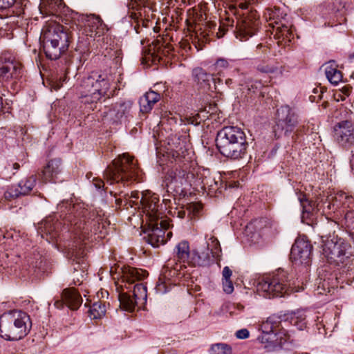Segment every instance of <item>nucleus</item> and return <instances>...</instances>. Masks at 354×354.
Masks as SVG:
<instances>
[{"label":"nucleus","mask_w":354,"mask_h":354,"mask_svg":"<svg viewBox=\"0 0 354 354\" xmlns=\"http://www.w3.org/2000/svg\"><path fill=\"white\" fill-rule=\"evenodd\" d=\"M30 326V317L25 312L15 310L0 316V337L4 339H21L28 333Z\"/></svg>","instance_id":"nucleus-5"},{"label":"nucleus","mask_w":354,"mask_h":354,"mask_svg":"<svg viewBox=\"0 0 354 354\" xmlns=\"http://www.w3.org/2000/svg\"><path fill=\"white\" fill-rule=\"evenodd\" d=\"M214 259L212 257V255L209 252V244L207 245V247L205 248V250L201 252L199 254L197 251L194 250L192 252L191 259H190V264L193 266H205L209 265L211 261H213Z\"/></svg>","instance_id":"nucleus-27"},{"label":"nucleus","mask_w":354,"mask_h":354,"mask_svg":"<svg viewBox=\"0 0 354 354\" xmlns=\"http://www.w3.org/2000/svg\"><path fill=\"white\" fill-rule=\"evenodd\" d=\"M208 35L209 34L205 31H201L199 33L198 32H196V35L192 43L194 44L196 48H197V50L202 49L203 44L206 43L209 40L207 38Z\"/></svg>","instance_id":"nucleus-38"},{"label":"nucleus","mask_w":354,"mask_h":354,"mask_svg":"<svg viewBox=\"0 0 354 354\" xmlns=\"http://www.w3.org/2000/svg\"><path fill=\"white\" fill-rule=\"evenodd\" d=\"M298 124V115L294 109L283 105L277 109V127L285 131V134L291 133Z\"/></svg>","instance_id":"nucleus-12"},{"label":"nucleus","mask_w":354,"mask_h":354,"mask_svg":"<svg viewBox=\"0 0 354 354\" xmlns=\"http://www.w3.org/2000/svg\"><path fill=\"white\" fill-rule=\"evenodd\" d=\"M232 82H232V79H230V78H229V79H227V80H225V84H226L227 85H228V86L231 85V84H232Z\"/></svg>","instance_id":"nucleus-61"},{"label":"nucleus","mask_w":354,"mask_h":354,"mask_svg":"<svg viewBox=\"0 0 354 354\" xmlns=\"http://www.w3.org/2000/svg\"><path fill=\"white\" fill-rule=\"evenodd\" d=\"M189 174L185 170L175 169L168 171L165 177V183L168 192L180 194L183 186L188 184Z\"/></svg>","instance_id":"nucleus-13"},{"label":"nucleus","mask_w":354,"mask_h":354,"mask_svg":"<svg viewBox=\"0 0 354 354\" xmlns=\"http://www.w3.org/2000/svg\"><path fill=\"white\" fill-rule=\"evenodd\" d=\"M69 34L66 28L55 23L44 26L40 36L46 56L57 59L69 46Z\"/></svg>","instance_id":"nucleus-3"},{"label":"nucleus","mask_w":354,"mask_h":354,"mask_svg":"<svg viewBox=\"0 0 354 354\" xmlns=\"http://www.w3.org/2000/svg\"><path fill=\"white\" fill-rule=\"evenodd\" d=\"M36 180V176L32 175L28 178L21 180L18 185L10 186L4 194L5 198L11 200L28 194L35 187Z\"/></svg>","instance_id":"nucleus-18"},{"label":"nucleus","mask_w":354,"mask_h":354,"mask_svg":"<svg viewBox=\"0 0 354 354\" xmlns=\"http://www.w3.org/2000/svg\"><path fill=\"white\" fill-rule=\"evenodd\" d=\"M216 145L223 156L239 160L245 156L248 142L245 133L239 127L228 126L220 130L216 136Z\"/></svg>","instance_id":"nucleus-2"},{"label":"nucleus","mask_w":354,"mask_h":354,"mask_svg":"<svg viewBox=\"0 0 354 354\" xmlns=\"http://www.w3.org/2000/svg\"><path fill=\"white\" fill-rule=\"evenodd\" d=\"M104 176L110 184L120 181L128 183L139 180L140 171L133 157L124 153L107 167Z\"/></svg>","instance_id":"nucleus-8"},{"label":"nucleus","mask_w":354,"mask_h":354,"mask_svg":"<svg viewBox=\"0 0 354 354\" xmlns=\"http://www.w3.org/2000/svg\"><path fill=\"white\" fill-rule=\"evenodd\" d=\"M261 330H262V333H273V332H275L272 326L271 325V323L267 320L266 322H264L262 325H261Z\"/></svg>","instance_id":"nucleus-50"},{"label":"nucleus","mask_w":354,"mask_h":354,"mask_svg":"<svg viewBox=\"0 0 354 354\" xmlns=\"http://www.w3.org/2000/svg\"><path fill=\"white\" fill-rule=\"evenodd\" d=\"M194 82L201 88L209 89L210 83L213 80L212 75L207 73L202 68H196L192 71Z\"/></svg>","instance_id":"nucleus-26"},{"label":"nucleus","mask_w":354,"mask_h":354,"mask_svg":"<svg viewBox=\"0 0 354 354\" xmlns=\"http://www.w3.org/2000/svg\"><path fill=\"white\" fill-rule=\"evenodd\" d=\"M98 117L101 118L102 120L108 123H118L120 121L117 116L113 105L111 107L105 106L103 110H100L98 113Z\"/></svg>","instance_id":"nucleus-31"},{"label":"nucleus","mask_w":354,"mask_h":354,"mask_svg":"<svg viewBox=\"0 0 354 354\" xmlns=\"http://www.w3.org/2000/svg\"><path fill=\"white\" fill-rule=\"evenodd\" d=\"M173 214L174 215H176L180 218H183L185 216V211L183 209H176Z\"/></svg>","instance_id":"nucleus-55"},{"label":"nucleus","mask_w":354,"mask_h":354,"mask_svg":"<svg viewBox=\"0 0 354 354\" xmlns=\"http://www.w3.org/2000/svg\"><path fill=\"white\" fill-rule=\"evenodd\" d=\"M149 226L151 231L149 234V243L154 248L165 244L167 241L165 237V230L169 227V223L166 220H160V222H150Z\"/></svg>","instance_id":"nucleus-17"},{"label":"nucleus","mask_w":354,"mask_h":354,"mask_svg":"<svg viewBox=\"0 0 354 354\" xmlns=\"http://www.w3.org/2000/svg\"><path fill=\"white\" fill-rule=\"evenodd\" d=\"M65 305L71 310H77L82 303L81 295L73 288H65L62 291Z\"/></svg>","instance_id":"nucleus-24"},{"label":"nucleus","mask_w":354,"mask_h":354,"mask_svg":"<svg viewBox=\"0 0 354 354\" xmlns=\"http://www.w3.org/2000/svg\"><path fill=\"white\" fill-rule=\"evenodd\" d=\"M187 122L189 123V124H197L198 122L196 121H195V119L193 118H187Z\"/></svg>","instance_id":"nucleus-59"},{"label":"nucleus","mask_w":354,"mask_h":354,"mask_svg":"<svg viewBox=\"0 0 354 354\" xmlns=\"http://www.w3.org/2000/svg\"><path fill=\"white\" fill-rule=\"evenodd\" d=\"M313 245L306 236H300L292 246L290 259L301 265L308 266L311 262Z\"/></svg>","instance_id":"nucleus-11"},{"label":"nucleus","mask_w":354,"mask_h":354,"mask_svg":"<svg viewBox=\"0 0 354 354\" xmlns=\"http://www.w3.org/2000/svg\"><path fill=\"white\" fill-rule=\"evenodd\" d=\"M118 299L120 306L127 311H133L136 306L139 305L138 303H134V297L131 298L127 292H120Z\"/></svg>","instance_id":"nucleus-33"},{"label":"nucleus","mask_w":354,"mask_h":354,"mask_svg":"<svg viewBox=\"0 0 354 354\" xmlns=\"http://www.w3.org/2000/svg\"><path fill=\"white\" fill-rule=\"evenodd\" d=\"M236 337L241 339H246L249 337V331L245 328L239 330L236 333Z\"/></svg>","instance_id":"nucleus-51"},{"label":"nucleus","mask_w":354,"mask_h":354,"mask_svg":"<svg viewBox=\"0 0 354 354\" xmlns=\"http://www.w3.org/2000/svg\"><path fill=\"white\" fill-rule=\"evenodd\" d=\"M330 62H329L328 63H326L324 65H322L320 67L319 71L321 72L324 71L326 75V77L328 79V80L329 81V82L332 83V65L330 64Z\"/></svg>","instance_id":"nucleus-45"},{"label":"nucleus","mask_w":354,"mask_h":354,"mask_svg":"<svg viewBox=\"0 0 354 354\" xmlns=\"http://www.w3.org/2000/svg\"><path fill=\"white\" fill-rule=\"evenodd\" d=\"M301 206L302 207L301 221L304 223L309 225L310 221V216L312 215L313 212L317 209L320 210L322 209L323 214H325L327 219H330V205L331 201L329 199V196H326L324 201H321L317 203L312 201H309L305 195H301L299 197Z\"/></svg>","instance_id":"nucleus-9"},{"label":"nucleus","mask_w":354,"mask_h":354,"mask_svg":"<svg viewBox=\"0 0 354 354\" xmlns=\"http://www.w3.org/2000/svg\"><path fill=\"white\" fill-rule=\"evenodd\" d=\"M12 167H13V169H19L20 165H19V163L15 162V163H14V164L12 165Z\"/></svg>","instance_id":"nucleus-62"},{"label":"nucleus","mask_w":354,"mask_h":354,"mask_svg":"<svg viewBox=\"0 0 354 354\" xmlns=\"http://www.w3.org/2000/svg\"><path fill=\"white\" fill-rule=\"evenodd\" d=\"M105 304L102 301L93 303L91 306L88 313L91 319H100L105 315Z\"/></svg>","instance_id":"nucleus-36"},{"label":"nucleus","mask_w":354,"mask_h":354,"mask_svg":"<svg viewBox=\"0 0 354 354\" xmlns=\"http://www.w3.org/2000/svg\"><path fill=\"white\" fill-rule=\"evenodd\" d=\"M349 57H350L351 59H354V52H353V53H351V54L349 55Z\"/></svg>","instance_id":"nucleus-64"},{"label":"nucleus","mask_w":354,"mask_h":354,"mask_svg":"<svg viewBox=\"0 0 354 354\" xmlns=\"http://www.w3.org/2000/svg\"><path fill=\"white\" fill-rule=\"evenodd\" d=\"M121 270L122 282L129 284L134 283L136 280H142L148 275L146 270L130 266L123 267L121 268Z\"/></svg>","instance_id":"nucleus-23"},{"label":"nucleus","mask_w":354,"mask_h":354,"mask_svg":"<svg viewBox=\"0 0 354 354\" xmlns=\"http://www.w3.org/2000/svg\"><path fill=\"white\" fill-rule=\"evenodd\" d=\"M47 1H48V3L49 6L50 7V8H53V4H57L61 1V0H47Z\"/></svg>","instance_id":"nucleus-58"},{"label":"nucleus","mask_w":354,"mask_h":354,"mask_svg":"<svg viewBox=\"0 0 354 354\" xmlns=\"http://www.w3.org/2000/svg\"><path fill=\"white\" fill-rule=\"evenodd\" d=\"M272 28L275 31V36H277L279 39L281 38L283 40L290 41L292 30L287 25L283 23H281L278 26L272 24Z\"/></svg>","instance_id":"nucleus-35"},{"label":"nucleus","mask_w":354,"mask_h":354,"mask_svg":"<svg viewBox=\"0 0 354 354\" xmlns=\"http://www.w3.org/2000/svg\"><path fill=\"white\" fill-rule=\"evenodd\" d=\"M229 66L228 62L225 59H219L216 62L217 68H227Z\"/></svg>","instance_id":"nucleus-54"},{"label":"nucleus","mask_w":354,"mask_h":354,"mask_svg":"<svg viewBox=\"0 0 354 354\" xmlns=\"http://www.w3.org/2000/svg\"><path fill=\"white\" fill-rule=\"evenodd\" d=\"M256 288L259 295L269 299L282 297L292 291L288 274L282 269L259 277L256 282Z\"/></svg>","instance_id":"nucleus-6"},{"label":"nucleus","mask_w":354,"mask_h":354,"mask_svg":"<svg viewBox=\"0 0 354 354\" xmlns=\"http://www.w3.org/2000/svg\"><path fill=\"white\" fill-rule=\"evenodd\" d=\"M66 219L70 223V230L74 234V239H76L71 248H69L68 253L74 257L77 255L76 252L77 245L88 239L89 233L92 231V225H95L98 221L93 219L90 221L89 219H87L90 213L80 204L72 206L70 205Z\"/></svg>","instance_id":"nucleus-4"},{"label":"nucleus","mask_w":354,"mask_h":354,"mask_svg":"<svg viewBox=\"0 0 354 354\" xmlns=\"http://www.w3.org/2000/svg\"><path fill=\"white\" fill-rule=\"evenodd\" d=\"M212 354H231L232 349L230 346L225 344H216L212 346Z\"/></svg>","instance_id":"nucleus-41"},{"label":"nucleus","mask_w":354,"mask_h":354,"mask_svg":"<svg viewBox=\"0 0 354 354\" xmlns=\"http://www.w3.org/2000/svg\"><path fill=\"white\" fill-rule=\"evenodd\" d=\"M319 91L322 93V94L323 93V91H321V88H315L313 89V93H314L315 94L318 93Z\"/></svg>","instance_id":"nucleus-60"},{"label":"nucleus","mask_w":354,"mask_h":354,"mask_svg":"<svg viewBox=\"0 0 354 354\" xmlns=\"http://www.w3.org/2000/svg\"><path fill=\"white\" fill-rule=\"evenodd\" d=\"M171 50L169 45H165L162 40L156 39L149 46L146 59H151L153 63L160 62L162 57L167 56Z\"/></svg>","instance_id":"nucleus-20"},{"label":"nucleus","mask_w":354,"mask_h":354,"mask_svg":"<svg viewBox=\"0 0 354 354\" xmlns=\"http://www.w3.org/2000/svg\"><path fill=\"white\" fill-rule=\"evenodd\" d=\"M322 250H323V255L329 260L330 259V241L328 240L324 241L322 240Z\"/></svg>","instance_id":"nucleus-47"},{"label":"nucleus","mask_w":354,"mask_h":354,"mask_svg":"<svg viewBox=\"0 0 354 354\" xmlns=\"http://www.w3.org/2000/svg\"><path fill=\"white\" fill-rule=\"evenodd\" d=\"M87 35L91 37H100L107 30L106 24L101 18L95 15H90L86 17L85 24Z\"/></svg>","instance_id":"nucleus-21"},{"label":"nucleus","mask_w":354,"mask_h":354,"mask_svg":"<svg viewBox=\"0 0 354 354\" xmlns=\"http://www.w3.org/2000/svg\"><path fill=\"white\" fill-rule=\"evenodd\" d=\"M346 21V18L344 17H342V19L340 20V21L339 22V24H342V22L345 21Z\"/></svg>","instance_id":"nucleus-63"},{"label":"nucleus","mask_w":354,"mask_h":354,"mask_svg":"<svg viewBox=\"0 0 354 354\" xmlns=\"http://www.w3.org/2000/svg\"><path fill=\"white\" fill-rule=\"evenodd\" d=\"M210 243H207L209 244V252L213 259H217L220 257V254L221 252V248L220 246L219 241L217 239L212 237L210 239Z\"/></svg>","instance_id":"nucleus-37"},{"label":"nucleus","mask_w":354,"mask_h":354,"mask_svg":"<svg viewBox=\"0 0 354 354\" xmlns=\"http://www.w3.org/2000/svg\"><path fill=\"white\" fill-rule=\"evenodd\" d=\"M24 0H0V9H7L15 6L19 9L23 6Z\"/></svg>","instance_id":"nucleus-42"},{"label":"nucleus","mask_w":354,"mask_h":354,"mask_svg":"<svg viewBox=\"0 0 354 354\" xmlns=\"http://www.w3.org/2000/svg\"><path fill=\"white\" fill-rule=\"evenodd\" d=\"M22 73L21 64L18 62L6 55L0 57V78L3 81L17 80L22 76Z\"/></svg>","instance_id":"nucleus-14"},{"label":"nucleus","mask_w":354,"mask_h":354,"mask_svg":"<svg viewBox=\"0 0 354 354\" xmlns=\"http://www.w3.org/2000/svg\"><path fill=\"white\" fill-rule=\"evenodd\" d=\"M330 288H331V286H330V279L329 278H328L327 279H324L322 283H319V284L318 286V288H317L318 294L326 295L328 293H330Z\"/></svg>","instance_id":"nucleus-44"},{"label":"nucleus","mask_w":354,"mask_h":354,"mask_svg":"<svg viewBox=\"0 0 354 354\" xmlns=\"http://www.w3.org/2000/svg\"><path fill=\"white\" fill-rule=\"evenodd\" d=\"M257 70L263 73H281V71L279 67L275 66H270L268 64H261L257 66Z\"/></svg>","instance_id":"nucleus-43"},{"label":"nucleus","mask_w":354,"mask_h":354,"mask_svg":"<svg viewBox=\"0 0 354 354\" xmlns=\"http://www.w3.org/2000/svg\"><path fill=\"white\" fill-rule=\"evenodd\" d=\"M113 107L121 122L123 118H126L129 115L131 108V102L130 101L119 102L113 104Z\"/></svg>","instance_id":"nucleus-32"},{"label":"nucleus","mask_w":354,"mask_h":354,"mask_svg":"<svg viewBox=\"0 0 354 354\" xmlns=\"http://www.w3.org/2000/svg\"><path fill=\"white\" fill-rule=\"evenodd\" d=\"M140 201L142 203L143 212L148 217L149 223L163 220L162 212L158 209L159 199L156 194L147 192V195H142Z\"/></svg>","instance_id":"nucleus-15"},{"label":"nucleus","mask_w":354,"mask_h":354,"mask_svg":"<svg viewBox=\"0 0 354 354\" xmlns=\"http://www.w3.org/2000/svg\"><path fill=\"white\" fill-rule=\"evenodd\" d=\"M64 304H65V302L62 297L61 300H56L54 303V306L57 308H62Z\"/></svg>","instance_id":"nucleus-57"},{"label":"nucleus","mask_w":354,"mask_h":354,"mask_svg":"<svg viewBox=\"0 0 354 354\" xmlns=\"http://www.w3.org/2000/svg\"><path fill=\"white\" fill-rule=\"evenodd\" d=\"M93 180V184L97 189H100L102 187H104V183L102 180L98 179H94Z\"/></svg>","instance_id":"nucleus-56"},{"label":"nucleus","mask_w":354,"mask_h":354,"mask_svg":"<svg viewBox=\"0 0 354 354\" xmlns=\"http://www.w3.org/2000/svg\"><path fill=\"white\" fill-rule=\"evenodd\" d=\"M223 279H230V277L232 274V270L230 269L229 267L225 266L224 267L223 270Z\"/></svg>","instance_id":"nucleus-53"},{"label":"nucleus","mask_w":354,"mask_h":354,"mask_svg":"<svg viewBox=\"0 0 354 354\" xmlns=\"http://www.w3.org/2000/svg\"><path fill=\"white\" fill-rule=\"evenodd\" d=\"M279 12L280 10L278 8L274 9H268L266 15V17L267 20L273 21L272 23L270 24V26H272V24L275 26L279 25L281 22V19L279 18Z\"/></svg>","instance_id":"nucleus-39"},{"label":"nucleus","mask_w":354,"mask_h":354,"mask_svg":"<svg viewBox=\"0 0 354 354\" xmlns=\"http://www.w3.org/2000/svg\"><path fill=\"white\" fill-rule=\"evenodd\" d=\"M160 99V95L159 93L153 91L147 92L139 100L140 111L144 113L150 112L154 104L158 102Z\"/></svg>","instance_id":"nucleus-25"},{"label":"nucleus","mask_w":354,"mask_h":354,"mask_svg":"<svg viewBox=\"0 0 354 354\" xmlns=\"http://www.w3.org/2000/svg\"><path fill=\"white\" fill-rule=\"evenodd\" d=\"M59 225L60 223L53 216L46 217L39 223L38 233L41 234L42 238L46 236L47 241L48 236L50 239H54L58 236Z\"/></svg>","instance_id":"nucleus-22"},{"label":"nucleus","mask_w":354,"mask_h":354,"mask_svg":"<svg viewBox=\"0 0 354 354\" xmlns=\"http://www.w3.org/2000/svg\"><path fill=\"white\" fill-rule=\"evenodd\" d=\"M223 288L227 294H230L234 291L233 283L230 279H223Z\"/></svg>","instance_id":"nucleus-48"},{"label":"nucleus","mask_w":354,"mask_h":354,"mask_svg":"<svg viewBox=\"0 0 354 354\" xmlns=\"http://www.w3.org/2000/svg\"><path fill=\"white\" fill-rule=\"evenodd\" d=\"M176 254L177 260L180 263H190V250L189 243L186 241H180L176 246Z\"/></svg>","instance_id":"nucleus-28"},{"label":"nucleus","mask_w":354,"mask_h":354,"mask_svg":"<svg viewBox=\"0 0 354 354\" xmlns=\"http://www.w3.org/2000/svg\"><path fill=\"white\" fill-rule=\"evenodd\" d=\"M111 80L105 74L93 71L84 77L79 86V92L84 103L97 104L103 97H109Z\"/></svg>","instance_id":"nucleus-7"},{"label":"nucleus","mask_w":354,"mask_h":354,"mask_svg":"<svg viewBox=\"0 0 354 354\" xmlns=\"http://www.w3.org/2000/svg\"><path fill=\"white\" fill-rule=\"evenodd\" d=\"M278 335L279 334L275 332L262 333L261 335L258 337V340L261 343L265 344V347L268 346L274 347L281 344V341H279Z\"/></svg>","instance_id":"nucleus-30"},{"label":"nucleus","mask_w":354,"mask_h":354,"mask_svg":"<svg viewBox=\"0 0 354 354\" xmlns=\"http://www.w3.org/2000/svg\"><path fill=\"white\" fill-rule=\"evenodd\" d=\"M187 208L189 211H192L194 214H197L202 209V205L198 203H191L188 205Z\"/></svg>","instance_id":"nucleus-52"},{"label":"nucleus","mask_w":354,"mask_h":354,"mask_svg":"<svg viewBox=\"0 0 354 354\" xmlns=\"http://www.w3.org/2000/svg\"><path fill=\"white\" fill-rule=\"evenodd\" d=\"M350 94V87L344 86L342 88L333 89V100L339 102L343 101Z\"/></svg>","instance_id":"nucleus-40"},{"label":"nucleus","mask_w":354,"mask_h":354,"mask_svg":"<svg viewBox=\"0 0 354 354\" xmlns=\"http://www.w3.org/2000/svg\"><path fill=\"white\" fill-rule=\"evenodd\" d=\"M244 84L246 85L248 90L253 93L259 89L261 86V82L257 81L254 83L252 82V81L245 82L244 83L240 82V85L241 86H243Z\"/></svg>","instance_id":"nucleus-46"},{"label":"nucleus","mask_w":354,"mask_h":354,"mask_svg":"<svg viewBox=\"0 0 354 354\" xmlns=\"http://www.w3.org/2000/svg\"><path fill=\"white\" fill-rule=\"evenodd\" d=\"M229 10L234 14L243 15V18L236 22L234 26V21L227 18L220 24L216 32L218 38L223 37L228 31H232L236 39L240 41H246L252 37L257 32L259 26V15L255 10H250L248 13H240L239 10H249L250 5L256 0H223Z\"/></svg>","instance_id":"nucleus-1"},{"label":"nucleus","mask_w":354,"mask_h":354,"mask_svg":"<svg viewBox=\"0 0 354 354\" xmlns=\"http://www.w3.org/2000/svg\"><path fill=\"white\" fill-rule=\"evenodd\" d=\"M334 207L335 211L333 212V217L337 219L339 216H342V213H344L347 209H353L354 199L346 193L339 192L333 197Z\"/></svg>","instance_id":"nucleus-19"},{"label":"nucleus","mask_w":354,"mask_h":354,"mask_svg":"<svg viewBox=\"0 0 354 354\" xmlns=\"http://www.w3.org/2000/svg\"><path fill=\"white\" fill-rule=\"evenodd\" d=\"M133 295L134 297L133 302L143 305L147 297V287L142 283H137L133 287Z\"/></svg>","instance_id":"nucleus-29"},{"label":"nucleus","mask_w":354,"mask_h":354,"mask_svg":"<svg viewBox=\"0 0 354 354\" xmlns=\"http://www.w3.org/2000/svg\"><path fill=\"white\" fill-rule=\"evenodd\" d=\"M333 140L343 148L354 145V126L351 121L346 120L337 122L333 127Z\"/></svg>","instance_id":"nucleus-10"},{"label":"nucleus","mask_w":354,"mask_h":354,"mask_svg":"<svg viewBox=\"0 0 354 354\" xmlns=\"http://www.w3.org/2000/svg\"><path fill=\"white\" fill-rule=\"evenodd\" d=\"M142 195H147V193L144 194L143 192L140 193L139 192H131V194H125L124 196V205H129L131 207L138 206L140 207L142 206V203L140 201V199Z\"/></svg>","instance_id":"nucleus-34"},{"label":"nucleus","mask_w":354,"mask_h":354,"mask_svg":"<svg viewBox=\"0 0 354 354\" xmlns=\"http://www.w3.org/2000/svg\"><path fill=\"white\" fill-rule=\"evenodd\" d=\"M62 170V160L60 158H53L47 162L39 176L44 183H55L62 181L60 175Z\"/></svg>","instance_id":"nucleus-16"},{"label":"nucleus","mask_w":354,"mask_h":354,"mask_svg":"<svg viewBox=\"0 0 354 354\" xmlns=\"http://www.w3.org/2000/svg\"><path fill=\"white\" fill-rule=\"evenodd\" d=\"M343 75L340 71L333 69V86H337L338 83L342 80Z\"/></svg>","instance_id":"nucleus-49"}]
</instances>
